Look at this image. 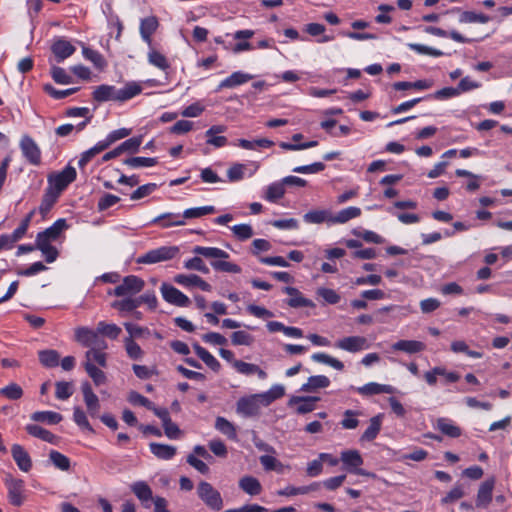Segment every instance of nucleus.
Returning <instances> with one entry per match:
<instances>
[{
  "label": "nucleus",
  "mask_w": 512,
  "mask_h": 512,
  "mask_svg": "<svg viewBox=\"0 0 512 512\" xmlns=\"http://www.w3.org/2000/svg\"><path fill=\"white\" fill-rule=\"evenodd\" d=\"M143 88L139 82L129 81L123 87L117 88L114 85L102 84L93 91V99L97 102H125L142 92Z\"/></svg>",
  "instance_id": "1"
},
{
  "label": "nucleus",
  "mask_w": 512,
  "mask_h": 512,
  "mask_svg": "<svg viewBox=\"0 0 512 512\" xmlns=\"http://www.w3.org/2000/svg\"><path fill=\"white\" fill-rule=\"evenodd\" d=\"M344 469L352 474L366 476L370 478H376V474L367 470L361 469L364 460L358 450H344L341 452L340 457Z\"/></svg>",
  "instance_id": "2"
},
{
  "label": "nucleus",
  "mask_w": 512,
  "mask_h": 512,
  "mask_svg": "<svg viewBox=\"0 0 512 512\" xmlns=\"http://www.w3.org/2000/svg\"><path fill=\"white\" fill-rule=\"evenodd\" d=\"M144 286L145 281L142 278L136 275H128L123 278L118 286L108 291V294L116 297H133L141 292Z\"/></svg>",
  "instance_id": "3"
},
{
  "label": "nucleus",
  "mask_w": 512,
  "mask_h": 512,
  "mask_svg": "<svg viewBox=\"0 0 512 512\" xmlns=\"http://www.w3.org/2000/svg\"><path fill=\"white\" fill-rule=\"evenodd\" d=\"M76 176L75 168L68 165L62 171L48 176V188L60 195L76 179Z\"/></svg>",
  "instance_id": "4"
},
{
  "label": "nucleus",
  "mask_w": 512,
  "mask_h": 512,
  "mask_svg": "<svg viewBox=\"0 0 512 512\" xmlns=\"http://www.w3.org/2000/svg\"><path fill=\"white\" fill-rule=\"evenodd\" d=\"M75 340L89 349L108 348L107 342L101 337L98 328L96 330L88 327H78L75 329Z\"/></svg>",
  "instance_id": "5"
},
{
  "label": "nucleus",
  "mask_w": 512,
  "mask_h": 512,
  "mask_svg": "<svg viewBox=\"0 0 512 512\" xmlns=\"http://www.w3.org/2000/svg\"><path fill=\"white\" fill-rule=\"evenodd\" d=\"M179 253L177 246H161L149 250L137 259L139 264H156L173 259Z\"/></svg>",
  "instance_id": "6"
},
{
  "label": "nucleus",
  "mask_w": 512,
  "mask_h": 512,
  "mask_svg": "<svg viewBox=\"0 0 512 512\" xmlns=\"http://www.w3.org/2000/svg\"><path fill=\"white\" fill-rule=\"evenodd\" d=\"M198 497L204 504L214 511H220L223 508V499L218 490L209 482L201 481L197 487Z\"/></svg>",
  "instance_id": "7"
},
{
  "label": "nucleus",
  "mask_w": 512,
  "mask_h": 512,
  "mask_svg": "<svg viewBox=\"0 0 512 512\" xmlns=\"http://www.w3.org/2000/svg\"><path fill=\"white\" fill-rule=\"evenodd\" d=\"M262 406V400L257 393L240 398L236 404V412L243 417H254L259 415Z\"/></svg>",
  "instance_id": "8"
},
{
  "label": "nucleus",
  "mask_w": 512,
  "mask_h": 512,
  "mask_svg": "<svg viewBox=\"0 0 512 512\" xmlns=\"http://www.w3.org/2000/svg\"><path fill=\"white\" fill-rule=\"evenodd\" d=\"M68 228L67 222L64 218L56 220L50 227L44 231L39 232L36 236L35 244H51L58 240L64 230Z\"/></svg>",
  "instance_id": "9"
},
{
  "label": "nucleus",
  "mask_w": 512,
  "mask_h": 512,
  "mask_svg": "<svg viewBox=\"0 0 512 512\" xmlns=\"http://www.w3.org/2000/svg\"><path fill=\"white\" fill-rule=\"evenodd\" d=\"M160 292L163 299L169 304L178 307H188L191 303L190 299L184 293L168 283L164 282L161 284Z\"/></svg>",
  "instance_id": "10"
},
{
  "label": "nucleus",
  "mask_w": 512,
  "mask_h": 512,
  "mask_svg": "<svg viewBox=\"0 0 512 512\" xmlns=\"http://www.w3.org/2000/svg\"><path fill=\"white\" fill-rule=\"evenodd\" d=\"M5 484L8 490L9 502L14 506H21L24 502V481L21 479L7 476Z\"/></svg>",
  "instance_id": "11"
},
{
  "label": "nucleus",
  "mask_w": 512,
  "mask_h": 512,
  "mask_svg": "<svg viewBox=\"0 0 512 512\" xmlns=\"http://www.w3.org/2000/svg\"><path fill=\"white\" fill-rule=\"evenodd\" d=\"M20 149L26 160L32 165L41 162V151L36 142L28 135H24L20 141Z\"/></svg>",
  "instance_id": "12"
},
{
  "label": "nucleus",
  "mask_w": 512,
  "mask_h": 512,
  "mask_svg": "<svg viewBox=\"0 0 512 512\" xmlns=\"http://www.w3.org/2000/svg\"><path fill=\"white\" fill-rule=\"evenodd\" d=\"M335 346L341 350L357 353L362 350H366L369 348V343L367 339L363 336H348L342 339H339Z\"/></svg>",
  "instance_id": "13"
},
{
  "label": "nucleus",
  "mask_w": 512,
  "mask_h": 512,
  "mask_svg": "<svg viewBox=\"0 0 512 512\" xmlns=\"http://www.w3.org/2000/svg\"><path fill=\"white\" fill-rule=\"evenodd\" d=\"M216 208L212 205L193 207L184 210L182 215H173L174 222L172 224H186V219L200 218L205 215L213 214Z\"/></svg>",
  "instance_id": "14"
},
{
  "label": "nucleus",
  "mask_w": 512,
  "mask_h": 512,
  "mask_svg": "<svg viewBox=\"0 0 512 512\" xmlns=\"http://www.w3.org/2000/svg\"><path fill=\"white\" fill-rule=\"evenodd\" d=\"M173 280L175 283L186 288L197 286L206 292H210L212 290V286L196 274H178L174 277Z\"/></svg>",
  "instance_id": "15"
},
{
  "label": "nucleus",
  "mask_w": 512,
  "mask_h": 512,
  "mask_svg": "<svg viewBox=\"0 0 512 512\" xmlns=\"http://www.w3.org/2000/svg\"><path fill=\"white\" fill-rule=\"evenodd\" d=\"M84 402L86 404L88 413L95 417L99 413L100 403L97 395L93 392L89 382H83L81 385Z\"/></svg>",
  "instance_id": "16"
},
{
  "label": "nucleus",
  "mask_w": 512,
  "mask_h": 512,
  "mask_svg": "<svg viewBox=\"0 0 512 512\" xmlns=\"http://www.w3.org/2000/svg\"><path fill=\"white\" fill-rule=\"evenodd\" d=\"M318 397L293 396L290 398L288 405L296 406L295 411L298 414H306L312 412L316 408Z\"/></svg>",
  "instance_id": "17"
},
{
  "label": "nucleus",
  "mask_w": 512,
  "mask_h": 512,
  "mask_svg": "<svg viewBox=\"0 0 512 512\" xmlns=\"http://www.w3.org/2000/svg\"><path fill=\"white\" fill-rule=\"evenodd\" d=\"M12 457L18 468L23 472H28L32 468V460L28 452L20 444H13L11 447Z\"/></svg>",
  "instance_id": "18"
},
{
  "label": "nucleus",
  "mask_w": 512,
  "mask_h": 512,
  "mask_svg": "<svg viewBox=\"0 0 512 512\" xmlns=\"http://www.w3.org/2000/svg\"><path fill=\"white\" fill-rule=\"evenodd\" d=\"M131 491L141 501L145 508H150V502H154L152 489L145 481H136L131 485Z\"/></svg>",
  "instance_id": "19"
},
{
  "label": "nucleus",
  "mask_w": 512,
  "mask_h": 512,
  "mask_svg": "<svg viewBox=\"0 0 512 512\" xmlns=\"http://www.w3.org/2000/svg\"><path fill=\"white\" fill-rule=\"evenodd\" d=\"M227 127L224 125H213L206 132L207 144L214 146L215 148H221L227 145L228 140L225 136L219 134L224 133Z\"/></svg>",
  "instance_id": "20"
},
{
  "label": "nucleus",
  "mask_w": 512,
  "mask_h": 512,
  "mask_svg": "<svg viewBox=\"0 0 512 512\" xmlns=\"http://www.w3.org/2000/svg\"><path fill=\"white\" fill-rule=\"evenodd\" d=\"M283 291L290 296V298L287 300V304L292 308H313L315 306L313 301L305 298L297 288L288 286L285 287Z\"/></svg>",
  "instance_id": "21"
},
{
  "label": "nucleus",
  "mask_w": 512,
  "mask_h": 512,
  "mask_svg": "<svg viewBox=\"0 0 512 512\" xmlns=\"http://www.w3.org/2000/svg\"><path fill=\"white\" fill-rule=\"evenodd\" d=\"M494 485L495 480L493 478L484 481L480 485L476 498L477 507L486 508L490 504Z\"/></svg>",
  "instance_id": "22"
},
{
  "label": "nucleus",
  "mask_w": 512,
  "mask_h": 512,
  "mask_svg": "<svg viewBox=\"0 0 512 512\" xmlns=\"http://www.w3.org/2000/svg\"><path fill=\"white\" fill-rule=\"evenodd\" d=\"M252 78H253V75L248 74V73H244L242 71L233 72L230 76L226 77L225 79H223L219 83L216 91H220V90H222L224 88H234V87H237L239 85L247 83Z\"/></svg>",
  "instance_id": "23"
},
{
  "label": "nucleus",
  "mask_w": 512,
  "mask_h": 512,
  "mask_svg": "<svg viewBox=\"0 0 512 512\" xmlns=\"http://www.w3.org/2000/svg\"><path fill=\"white\" fill-rule=\"evenodd\" d=\"M356 391L363 396H372L382 393L393 394L395 392V388L388 384L369 382L361 387L356 388Z\"/></svg>",
  "instance_id": "24"
},
{
  "label": "nucleus",
  "mask_w": 512,
  "mask_h": 512,
  "mask_svg": "<svg viewBox=\"0 0 512 512\" xmlns=\"http://www.w3.org/2000/svg\"><path fill=\"white\" fill-rule=\"evenodd\" d=\"M158 20L155 16L146 17L141 20L140 23V35L144 42L148 44V46L152 45V34L158 28Z\"/></svg>",
  "instance_id": "25"
},
{
  "label": "nucleus",
  "mask_w": 512,
  "mask_h": 512,
  "mask_svg": "<svg viewBox=\"0 0 512 512\" xmlns=\"http://www.w3.org/2000/svg\"><path fill=\"white\" fill-rule=\"evenodd\" d=\"M75 50V47L65 39H57L52 45V52L58 62L70 57Z\"/></svg>",
  "instance_id": "26"
},
{
  "label": "nucleus",
  "mask_w": 512,
  "mask_h": 512,
  "mask_svg": "<svg viewBox=\"0 0 512 512\" xmlns=\"http://www.w3.org/2000/svg\"><path fill=\"white\" fill-rule=\"evenodd\" d=\"M425 344L417 340H399L392 345L394 351H402L407 354H415L424 351Z\"/></svg>",
  "instance_id": "27"
},
{
  "label": "nucleus",
  "mask_w": 512,
  "mask_h": 512,
  "mask_svg": "<svg viewBox=\"0 0 512 512\" xmlns=\"http://www.w3.org/2000/svg\"><path fill=\"white\" fill-rule=\"evenodd\" d=\"M436 428L451 438H458L462 434L461 428L448 418H439L436 422Z\"/></svg>",
  "instance_id": "28"
},
{
  "label": "nucleus",
  "mask_w": 512,
  "mask_h": 512,
  "mask_svg": "<svg viewBox=\"0 0 512 512\" xmlns=\"http://www.w3.org/2000/svg\"><path fill=\"white\" fill-rule=\"evenodd\" d=\"M303 139V134L296 133L292 136V141L294 143H288V142H280L279 147L284 150H290V151H298V150H304L312 147H316L318 145V141H308L304 143H299L300 140Z\"/></svg>",
  "instance_id": "29"
},
{
  "label": "nucleus",
  "mask_w": 512,
  "mask_h": 512,
  "mask_svg": "<svg viewBox=\"0 0 512 512\" xmlns=\"http://www.w3.org/2000/svg\"><path fill=\"white\" fill-rule=\"evenodd\" d=\"M193 253L212 260L227 259L229 254L217 247L195 246Z\"/></svg>",
  "instance_id": "30"
},
{
  "label": "nucleus",
  "mask_w": 512,
  "mask_h": 512,
  "mask_svg": "<svg viewBox=\"0 0 512 512\" xmlns=\"http://www.w3.org/2000/svg\"><path fill=\"white\" fill-rule=\"evenodd\" d=\"M151 453L159 459L170 460L176 455V447L161 444V443H150L149 445Z\"/></svg>",
  "instance_id": "31"
},
{
  "label": "nucleus",
  "mask_w": 512,
  "mask_h": 512,
  "mask_svg": "<svg viewBox=\"0 0 512 512\" xmlns=\"http://www.w3.org/2000/svg\"><path fill=\"white\" fill-rule=\"evenodd\" d=\"M360 215V208L350 206L340 210L335 215H332L331 224H344L350 221L351 219L359 217Z\"/></svg>",
  "instance_id": "32"
},
{
  "label": "nucleus",
  "mask_w": 512,
  "mask_h": 512,
  "mask_svg": "<svg viewBox=\"0 0 512 512\" xmlns=\"http://www.w3.org/2000/svg\"><path fill=\"white\" fill-rule=\"evenodd\" d=\"M330 385V379L324 375L310 376L306 383L301 386L303 392H314L320 388H327Z\"/></svg>",
  "instance_id": "33"
},
{
  "label": "nucleus",
  "mask_w": 512,
  "mask_h": 512,
  "mask_svg": "<svg viewBox=\"0 0 512 512\" xmlns=\"http://www.w3.org/2000/svg\"><path fill=\"white\" fill-rule=\"evenodd\" d=\"M239 487L248 495L256 496L262 492L260 481L253 476H244L239 481Z\"/></svg>",
  "instance_id": "34"
},
{
  "label": "nucleus",
  "mask_w": 512,
  "mask_h": 512,
  "mask_svg": "<svg viewBox=\"0 0 512 512\" xmlns=\"http://www.w3.org/2000/svg\"><path fill=\"white\" fill-rule=\"evenodd\" d=\"M321 483L320 482H313L310 485L307 486H301V487H294V486H286L285 488L279 490L277 493L280 496H295V495H303L308 494L312 491H316L320 488Z\"/></svg>",
  "instance_id": "35"
},
{
  "label": "nucleus",
  "mask_w": 512,
  "mask_h": 512,
  "mask_svg": "<svg viewBox=\"0 0 512 512\" xmlns=\"http://www.w3.org/2000/svg\"><path fill=\"white\" fill-rule=\"evenodd\" d=\"M259 398L262 400L264 407L269 406L272 402L280 399L285 394V388L283 385L275 384L268 391L258 393Z\"/></svg>",
  "instance_id": "36"
},
{
  "label": "nucleus",
  "mask_w": 512,
  "mask_h": 512,
  "mask_svg": "<svg viewBox=\"0 0 512 512\" xmlns=\"http://www.w3.org/2000/svg\"><path fill=\"white\" fill-rule=\"evenodd\" d=\"M25 429L33 437L52 444L57 442V436L37 424H28Z\"/></svg>",
  "instance_id": "37"
},
{
  "label": "nucleus",
  "mask_w": 512,
  "mask_h": 512,
  "mask_svg": "<svg viewBox=\"0 0 512 512\" xmlns=\"http://www.w3.org/2000/svg\"><path fill=\"white\" fill-rule=\"evenodd\" d=\"M193 349L196 355L213 371L218 372L221 365L219 361L205 348L199 344H194Z\"/></svg>",
  "instance_id": "38"
},
{
  "label": "nucleus",
  "mask_w": 512,
  "mask_h": 512,
  "mask_svg": "<svg viewBox=\"0 0 512 512\" xmlns=\"http://www.w3.org/2000/svg\"><path fill=\"white\" fill-rule=\"evenodd\" d=\"M215 428L220 433L225 435L231 440L237 439V432L235 425L224 417H217L215 420Z\"/></svg>",
  "instance_id": "39"
},
{
  "label": "nucleus",
  "mask_w": 512,
  "mask_h": 512,
  "mask_svg": "<svg viewBox=\"0 0 512 512\" xmlns=\"http://www.w3.org/2000/svg\"><path fill=\"white\" fill-rule=\"evenodd\" d=\"M382 415H376L370 419L368 428L364 431L361 436V441H372L374 440L381 430Z\"/></svg>",
  "instance_id": "40"
},
{
  "label": "nucleus",
  "mask_w": 512,
  "mask_h": 512,
  "mask_svg": "<svg viewBox=\"0 0 512 512\" xmlns=\"http://www.w3.org/2000/svg\"><path fill=\"white\" fill-rule=\"evenodd\" d=\"M423 31L425 33H428V34H431V35H435V36H438V37H447L449 36L451 39H453L454 41L456 42H459V43H466L468 42L469 40L466 39L464 36H462L459 32L453 30L451 32H446L445 30L441 29V28H438V27H434V26H426L423 28Z\"/></svg>",
  "instance_id": "41"
},
{
  "label": "nucleus",
  "mask_w": 512,
  "mask_h": 512,
  "mask_svg": "<svg viewBox=\"0 0 512 512\" xmlns=\"http://www.w3.org/2000/svg\"><path fill=\"white\" fill-rule=\"evenodd\" d=\"M332 215L327 210H312L304 214L303 220L310 224L331 223Z\"/></svg>",
  "instance_id": "42"
},
{
  "label": "nucleus",
  "mask_w": 512,
  "mask_h": 512,
  "mask_svg": "<svg viewBox=\"0 0 512 512\" xmlns=\"http://www.w3.org/2000/svg\"><path fill=\"white\" fill-rule=\"evenodd\" d=\"M59 196L60 195L57 194V192H54L47 187L39 206V212L45 216L57 202Z\"/></svg>",
  "instance_id": "43"
},
{
  "label": "nucleus",
  "mask_w": 512,
  "mask_h": 512,
  "mask_svg": "<svg viewBox=\"0 0 512 512\" xmlns=\"http://www.w3.org/2000/svg\"><path fill=\"white\" fill-rule=\"evenodd\" d=\"M31 419L36 422L58 424L62 420V415L53 411H37L31 415Z\"/></svg>",
  "instance_id": "44"
},
{
  "label": "nucleus",
  "mask_w": 512,
  "mask_h": 512,
  "mask_svg": "<svg viewBox=\"0 0 512 512\" xmlns=\"http://www.w3.org/2000/svg\"><path fill=\"white\" fill-rule=\"evenodd\" d=\"M106 348L89 349L85 353V362L96 363L100 367H106L107 354L103 352Z\"/></svg>",
  "instance_id": "45"
},
{
  "label": "nucleus",
  "mask_w": 512,
  "mask_h": 512,
  "mask_svg": "<svg viewBox=\"0 0 512 512\" xmlns=\"http://www.w3.org/2000/svg\"><path fill=\"white\" fill-rule=\"evenodd\" d=\"M49 460L55 468L61 471H68L70 469V459L59 451L51 450L49 453Z\"/></svg>",
  "instance_id": "46"
},
{
  "label": "nucleus",
  "mask_w": 512,
  "mask_h": 512,
  "mask_svg": "<svg viewBox=\"0 0 512 512\" xmlns=\"http://www.w3.org/2000/svg\"><path fill=\"white\" fill-rule=\"evenodd\" d=\"M283 180L280 182H273L266 188L265 199L269 202H276L285 194Z\"/></svg>",
  "instance_id": "47"
},
{
  "label": "nucleus",
  "mask_w": 512,
  "mask_h": 512,
  "mask_svg": "<svg viewBox=\"0 0 512 512\" xmlns=\"http://www.w3.org/2000/svg\"><path fill=\"white\" fill-rule=\"evenodd\" d=\"M147 59L149 64L159 68L160 70L166 71L170 67L167 58L162 53L153 48L149 50Z\"/></svg>",
  "instance_id": "48"
},
{
  "label": "nucleus",
  "mask_w": 512,
  "mask_h": 512,
  "mask_svg": "<svg viewBox=\"0 0 512 512\" xmlns=\"http://www.w3.org/2000/svg\"><path fill=\"white\" fill-rule=\"evenodd\" d=\"M40 363L47 368L56 367L59 364L60 355L55 350H42L38 353Z\"/></svg>",
  "instance_id": "49"
},
{
  "label": "nucleus",
  "mask_w": 512,
  "mask_h": 512,
  "mask_svg": "<svg viewBox=\"0 0 512 512\" xmlns=\"http://www.w3.org/2000/svg\"><path fill=\"white\" fill-rule=\"evenodd\" d=\"M311 359L314 362L329 365L339 371L344 369V364L340 360H338L326 353H323V352L314 353L311 356Z\"/></svg>",
  "instance_id": "50"
},
{
  "label": "nucleus",
  "mask_w": 512,
  "mask_h": 512,
  "mask_svg": "<svg viewBox=\"0 0 512 512\" xmlns=\"http://www.w3.org/2000/svg\"><path fill=\"white\" fill-rule=\"evenodd\" d=\"M112 307L120 312L129 313L135 311L139 305L137 298L122 297L121 300L114 301Z\"/></svg>",
  "instance_id": "51"
},
{
  "label": "nucleus",
  "mask_w": 512,
  "mask_h": 512,
  "mask_svg": "<svg viewBox=\"0 0 512 512\" xmlns=\"http://www.w3.org/2000/svg\"><path fill=\"white\" fill-rule=\"evenodd\" d=\"M259 461L266 471H276L283 473L285 466L272 455H262L259 457Z\"/></svg>",
  "instance_id": "52"
},
{
  "label": "nucleus",
  "mask_w": 512,
  "mask_h": 512,
  "mask_svg": "<svg viewBox=\"0 0 512 512\" xmlns=\"http://www.w3.org/2000/svg\"><path fill=\"white\" fill-rule=\"evenodd\" d=\"M84 368L96 386L106 383L105 373L101 369L97 368L94 363L84 362Z\"/></svg>",
  "instance_id": "53"
},
{
  "label": "nucleus",
  "mask_w": 512,
  "mask_h": 512,
  "mask_svg": "<svg viewBox=\"0 0 512 512\" xmlns=\"http://www.w3.org/2000/svg\"><path fill=\"white\" fill-rule=\"evenodd\" d=\"M98 332L101 335L106 336L110 339H117L121 334L122 330L119 326L114 323H106L104 321H100L97 324Z\"/></svg>",
  "instance_id": "54"
},
{
  "label": "nucleus",
  "mask_w": 512,
  "mask_h": 512,
  "mask_svg": "<svg viewBox=\"0 0 512 512\" xmlns=\"http://www.w3.org/2000/svg\"><path fill=\"white\" fill-rule=\"evenodd\" d=\"M490 17L483 13H476L474 11H464L459 17L460 23H488Z\"/></svg>",
  "instance_id": "55"
},
{
  "label": "nucleus",
  "mask_w": 512,
  "mask_h": 512,
  "mask_svg": "<svg viewBox=\"0 0 512 512\" xmlns=\"http://www.w3.org/2000/svg\"><path fill=\"white\" fill-rule=\"evenodd\" d=\"M451 350L454 353H465L467 356L474 359H480L483 357L482 352L470 350L468 345L462 340L453 341L451 343Z\"/></svg>",
  "instance_id": "56"
},
{
  "label": "nucleus",
  "mask_w": 512,
  "mask_h": 512,
  "mask_svg": "<svg viewBox=\"0 0 512 512\" xmlns=\"http://www.w3.org/2000/svg\"><path fill=\"white\" fill-rule=\"evenodd\" d=\"M158 163L157 158L132 157L124 161V164L131 168L153 167Z\"/></svg>",
  "instance_id": "57"
},
{
  "label": "nucleus",
  "mask_w": 512,
  "mask_h": 512,
  "mask_svg": "<svg viewBox=\"0 0 512 512\" xmlns=\"http://www.w3.org/2000/svg\"><path fill=\"white\" fill-rule=\"evenodd\" d=\"M210 264L212 268L216 271H222L227 273L241 272V268L237 264L225 261L224 259L212 260Z\"/></svg>",
  "instance_id": "58"
},
{
  "label": "nucleus",
  "mask_w": 512,
  "mask_h": 512,
  "mask_svg": "<svg viewBox=\"0 0 512 512\" xmlns=\"http://www.w3.org/2000/svg\"><path fill=\"white\" fill-rule=\"evenodd\" d=\"M407 47L410 50H412L418 54H422V55H429L432 57H441L444 55V52H442L441 50H438L436 48H432V47H429V46H426L423 44L408 43Z\"/></svg>",
  "instance_id": "59"
},
{
  "label": "nucleus",
  "mask_w": 512,
  "mask_h": 512,
  "mask_svg": "<svg viewBox=\"0 0 512 512\" xmlns=\"http://www.w3.org/2000/svg\"><path fill=\"white\" fill-rule=\"evenodd\" d=\"M0 395L9 400H18L23 396V390L17 383H10L0 389Z\"/></svg>",
  "instance_id": "60"
},
{
  "label": "nucleus",
  "mask_w": 512,
  "mask_h": 512,
  "mask_svg": "<svg viewBox=\"0 0 512 512\" xmlns=\"http://www.w3.org/2000/svg\"><path fill=\"white\" fill-rule=\"evenodd\" d=\"M142 136L132 137L122 142L118 148L121 154L124 152L137 153L142 144Z\"/></svg>",
  "instance_id": "61"
},
{
  "label": "nucleus",
  "mask_w": 512,
  "mask_h": 512,
  "mask_svg": "<svg viewBox=\"0 0 512 512\" xmlns=\"http://www.w3.org/2000/svg\"><path fill=\"white\" fill-rule=\"evenodd\" d=\"M124 346L127 355L131 359L138 360L143 356V351L141 347L133 339H131V337H126L124 339Z\"/></svg>",
  "instance_id": "62"
},
{
  "label": "nucleus",
  "mask_w": 512,
  "mask_h": 512,
  "mask_svg": "<svg viewBox=\"0 0 512 512\" xmlns=\"http://www.w3.org/2000/svg\"><path fill=\"white\" fill-rule=\"evenodd\" d=\"M55 396L57 399L66 400L73 394V386L70 382L59 381L55 384Z\"/></svg>",
  "instance_id": "63"
},
{
  "label": "nucleus",
  "mask_w": 512,
  "mask_h": 512,
  "mask_svg": "<svg viewBox=\"0 0 512 512\" xmlns=\"http://www.w3.org/2000/svg\"><path fill=\"white\" fill-rule=\"evenodd\" d=\"M231 230L234 236L240 241L247 240L253 235V229L249 224H237L232 226Z\"/></svg>",
  "instance_id": "64"
}]
</instances>
